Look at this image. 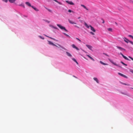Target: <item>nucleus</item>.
I'll return each instance as SVG.
<instances>
[{
    "label": "nucleus",
    "mask_w": 133,
    "mask_h": 133,
    "mask_svg": "<svg viewBox=\"0 0 133 133\" xmlns=\"http://www.w3.org/2000/svg\"><path fill=\"white\" fill-rule=\"evenodd\" d=\"M57 25L61 30H64L65 31L67 32L68 31V30L65 29V28L64 27L62 26L61 24H57Z\"/></svg>",
    "instance_id": "f257e3e1"
},
{
    "label": "nucleus",
    "mask_w": 133,
    "mask_h": 133,
    "mask_svg": "<svg viewBox=\"0 0 133 133\" xmlns=\"http://www.w3.org/2000/svg\"><path fill=\"white\" fill-rule=\"evenodd\" d=\"M48 42V44L50 45L55 46H57V45H56L55 44L53 43L52 42H51V41H47Z\"/></svg>",
    "instance_id": "f03ea898"
},
{
    "label": "nucleus",
    "mask_w": 133,
    "mask_h": 133,
    "mask_svg": "<svg viewBox=\"0 0 133 133\" xmlns=\"http://www.w3.org/2000/svg\"><path fill=\"white\" fill-rule=\"evenodd\" d=\"M65 2L67 3H68L70 5H74V4L73 2H72L71 1H66Z\"/></svg>",
    "instance_id": "7ed1b4c3"
},
{
    "label": "nucleus",
    "mask_w": 133,
    "mask_h": 133,
    "mask_svg": "<svg viewBox=\"0 0 133 133\" xmlns=\"http://www.w3.org/2000/svg\"><path fill=\"white\" fill-rule=\"evenodd\" d=\"M116 47L118 49H119V50H121V51H122L123 50L124 51H125V49L121 47H120V46H116Z\"/></svg>",
    "instance_id": "20e7f679"
},
{
    "label": "nucleus",
    "mask_w": 133,
    "mask_h": 133,
    "mask_svg": "<svg viewBox=\"0 0 133 133\" xmlns=\"http://www.w3.org/2000/svg\"><path fill=\"white\" fill-rule=\"evenodd\" d=\"M118 74L119 75H120V76H122V77H124V78H127V77L126 76H125V75H123V74H121V73H120L118 72Z\"/></svg>",
    "instance_id": "39448f33"
},
{
    "label": "nucleus",
    "mask_w": 133,
    "mask_h": 133,
    "mask_svg": "<svg viewBox=\"0 0 133 133\" xmlns=\"http://www.w3.org/2000/svg\"><path fill=\"white\" fill-rule=\"evenodd\" d=\"M71 46L73 48L76 49L77 50H79V49L74 44H72L71 45Z\"/></svg>",
    "instance_id": "423d86ee"
},
{
    "label": "nucleus",
    "mask_w": 133,
    "mask_h": 133,
    "mask_svg": "<svg viewBox=\"0 0 133 133\" xmlns=\"http://www.w3.org/2000/svg\"><path fill=\"white\" fill-rule=\"evenodd\" d=\"M16 5H18L20 6H21L23 8H25V6L24 5V3H22L21 4L19 5H17V4H15Z\"/></svg>",
    "instance_id": "0eeeda50"
},
{
    "label": "nucleus",
    "mask_w": 133,
    "mask_h": 133,
    "mask_svg": "<svg viewBox=\"0 0 133 133\" xmlns=\"http://www.w3.org/2000/svg\"><path fill=\"white\" fill-rule=\"evenodd\" d=\"M49 26L50 27H51L52 28H54V29H58V28L56 27L55 26H54L53 25H52L49 24Z\"/></svg>",
    "instance_id": "6e6552de"
},
{
    "label": "nucleus",
    "mask_w": 133,
    "mask_h": 133,
    "mask_svg": "<svg viewBox=\"0 0 133 133\" xmlns=\"http://www.w3.org/2000/svg\"><path fill=\"white\" fill-rule=\"evenodd\" d=\"M86 46L90 50H92V47L90 45L86 44Z\"/></svg>",
    "instance_id": "1a4fd4ad"
},
{
    "label": "nucleus",
    "mask_w": 133,
    "mask_h": 133,
    "mask_svg": "<svg viewBox=\"0 0 133 133\" xmlns=\"http://www.w3.org/2000/svg\"><path fill=\"white\" fill-rule=\"evenodd\" d=\"M89 26L91 28V30L93 31L94 32H95L96 31L94 28L91 25H89Z\"/></svg>",
    "instance_id": "9d476101"
},
{
    "label": "nucleus",
    "mask_w": 133,
    "mask_h": 133,
    "mask_svg": "<svg viewBox=\"0 0 133 133\" xmlns=\"http://www.w3.org/2000/svg\"><path fill=\"white\" fill-rule=\"evenodd\" d=\"M121 93L125 95L128 96H129V94L127 92H121Z\"/></svg>",
    "instance_id": "9b49d317"
},
{
    "label": "nucleus",
    "mask_w": 133,
    "mask_h": 133,
    "mask_svg": "<svg viewBox=\"0 0 133 133\" xmlns=\"http://www.w3.org/2000/svg\"><path fill=\"white\" fill-rule=\"evenodd\" d=\"M25 3L28 6H31V7H32V6H31V4L29 3V2H25Z\"/></svg>",
    "instance_id": "f8f14e48"
},
{
    "label": "nucleus",
    "mask_w": 133,
    "mask_h": 133,
    "mask_svg": "<svg viewBox=\"0 0 133 133\" xmlns=\"http://www.w3.org/2000/svg\"><path fill=\"white\" fill-rule=\"evenodd\" d=\"M32 8H33L35 10L37 11H39V10L37 8H36L34 7L33 6H32Z\"/></svg>",
    "instance_id": "ddd939ff"
},
{
    "label": "nucleus",
    "mask_w": 133,
    "mask_h": 133,
    "mask_svg": "<svg viewBox=\"0 0 133 133\" xmlns=\"http://www.w3.org/2000/svg\"><path fill=\"white\" fill-rule=\"evenodd\" d=\"M94 79L95 81L97 83H99V81L98 79L96 77H94L93 78Z\"/></svg>",
    "instance_id": "4468645a"
},
{
    "label": "nucleus",
    "mask_w": 133,
    "mask_h": 133,
    "mask_svg": "<svg viewBox=\"0 0 133 133\" xmlns=\"http://www.w3.org/2000/svg\"><path fill=\"white\" fill-rule=\"evenodd\" d=\"M68 21H69V22L71 24H76L75 23L72 21H71L69 19L68 20Z\"/></svg>",
    "instance_id": "2eb2a0df"
},
{
    "label": "nucleus",
    "mask_w": 133,
    "mask_h": 133,
    "mask_svg": "<svg viewBox=\"0 0 133 133\" xmlns=\"http://www.w3.org/2000/svg\"><path fill=\"white\" fill-rule=\"evenodd\" d=\"M87 56L90 58L93 61H94L95 60L94 59L91 57L89 55H87Z\"/></svg>",
    "instance_id": "dca6fc26"
},
{
    "label": "nucleus",
    "mask_w": 133,
    "mask_h": 133,
    "mask_svg": "<svg viewBox=\"0 0 133 133\" xmlns=\"http://www.w3.org/2000/svg\"><path fill=\"white\" fill-rule=\"evenodd\" d=\"M110 62L112 63V64H114L115 65L118 66V65L116 64L115 63H114L111 60H110Z\"/></svg>",
    "instance_id": "f3484780"
},
{
    "label": "nucleus",
    "mask_w": 133,
    "mask_h": 133,
    "mask_svg": "<svg viewBox=\"0 0 133 133\" xmlns=\"http://www.w3.org/2000/svg\"><path fill=\"white\" fill-rule=\"evenodd\" d=\"M84 25H85V26L87 28H88L89 27H90L89 25H88L86 22L84 23Z\"/></svg>",
    "instance_id": "a211bd4d"
},
{
    "label": "nucleus",
    "mask_w": 133,
    "mask_h": 133,
    "mask_svg": "<svg viewBox=\"0 0 133 133\" xmlns=\"http://www.w3.org/2000/svg\"><path fill=\"white\" fill-rule=\"evenodd\" d=\"M66 54L69 57H71L72 55L69 52H66Z\"/></svg>",
    "instance_id": "6ab92c4d"
},
{
    "label": "nucleus",
    "mask_w": 133,
    "mask_h": 133,
    "mask_svg": "<svg viewBox=\"0 0 133 133\" xmlns=\"http://www.w3.org/2000/svg\"><path fill=\"white\" fill-rule=\"evenodd\" d=\"M81 6L83 7L86 10H88V9L84 5H83V4H81Z\"/></svg>",
    "instance_id": "aec40b11"
},
{
    "label": "nucleus",
    "mask_w": 133,
    "mask_h": 133,
    "mask_svg": "<svg viewBox=\"0 0 133 133\" xmlns=\"http://www.w3.org/2000/svg\"><path fill=\"white\" fill-rule=\"evenodd\" d=\"M100 63L103 65H108V64H107V63H103V62L102 61H100Z\"/></svg>",
    "instance_id": "412c9836"
},
{
    "label": "nucleus",
    "mask_w": 133,
    "mask_h": 133,
    "mask_svg": "<svg viewBox=\"0 0 133 133\" xmlns=\"http://www.w3.org/2000/svg\"><path fill=\"white\" fill-rule=\"evenodd\" d=\"M100 63L103 65H108V64H107V63H103V62L102 61H100Z\"/></svg>",
    "instance_id": "4be33fe9"
},
{
    "label": "nucleus",
    "mask_w": 133,
    "mask_h": 133,
    "mask_svg": "<svg viewBox=\"0 0 133 133\" xmlns=\"http://www.w3.org/2000/svg\"><path fill=\"white\" fill-rule=\"evenodd\" d=\"M11 3H14L16 1V0H8Z\"/></svg>",
    "instance_id": "5701e85b"
},
{
    "label": "nucleus",
    "mask_w": 133,
    "mask_h": 133,
    "mask_svg": "<svg viewBox=\"0 0 133 133\" xmlns=\"http://www.w3.org/2000/svg\"><path fill=\"white\" fill-rule=\"evenodd\" d=\"M45 35V36H46V37L50 38L51 39H53L54 40H56V39L55 38H52L51 37H50L48 36H47V35Z\"/></svg>",
    "instance_id": "b1692460"
},
{
    "label": "nucleus",
    "mask_w": 133,
    "mask_h": 133,
    "mask_svg": "<svg viewBox=\"0 0 133 133\" xmlns=\"http://www.w3.org/2000/svg\"><path fill=\"white\" fill-rule=\"evenodd\" d=\"M43 20L44 21H45V22L48 23H49L50 22V21H49L46 19H43Z\"/></svg>",
    "instance_id": "393cba45"
},
{
    "label": "nucleus",
    "mask_w": 133,
    "mask_h": 133,
    "mask_svg": "<svg viewBox=\"0 0 133 133\" xmlns=\"http://www.w3.org/2000/svg\"><path fill=\"white\" fill-rule=\"evenodd\" d=\"M125 59L127 60H130L127 57L124 55L123 57Z\"/></svg>",
    "instance_id": "a878e982"
},
{
    "label": "nucleus",
    "mask_w": 133,
    "mask_h": 133,
    "mask_svg": "<svg viewBox=\"0 0 133 133\" xmlns=\"http://www.w3.org/2000/svg\"><path fill=\"white\" fill-rule=\"evenodd\" d=\"M121 84H122L125 85H128V86L130 85V84H127L125 83H122V82H121Z\"/></svg>",
    "instance_id": "bb28decb"
},
{
    "label": "nucleus",
    "mask_w": 133,
    "mask_h": 133,
    "mask_svg": "<svg viewBox=\"0 0 133 133\" xmlns=\"http://www.w3.org/2000/svg\"><path fill=\"white\" fill-rule=\"evenodd\" d=\"M63 34L65 35L66 36H67L69 37L70 38V36L69 35H68V34H66L65 33L63 32Z\"/></svg>",
    "instance_id": "cd10ccee"
},
{
    "label": "nucleus",
    "mask_w": 133,
    "mask_h": 133,
    "mask_svg": "<svg viewBox=\"0 0 133 133\" xmlns=\"http://www.w3.org/2000/svg\"><path fill=\"white\" fill-rule=\"evenodd\" d=\"M125 39H126L127 40V41H128V42H129L130 43L132 44L133 43V42H132V41H129L128 39H127V38H125Z\"/></svg>",
    "instance_id": "c85d7f7f"
},
{
    "label": "nucleus",
    "mask_w": 133,
    "mask_h": 133,
    "mask_svg": "<svg viewBox=\"0 0 133 133\" xmlns=\"http://www.w3.org/2000/svg\"><path fill=\"white\" fill-rule=\"evenodd\" d=\"M38 37H39L40 38L43 39H44V38L43 37H42L41 36H39Z\"/></svg>",
    "instance_id": "c756f323"
},
{
    "label": "nucleus",
    "mask_w": 133,
    "mask_h": 133,
    "mask_svg": "<svg viewBox=\"0 0 133 133\" xmlns=\"http://www.w3.org/2000/svg\"><path fill=\"white\" fill-rule=\"evenodd\" d=\"M108 31H112V29L111 28H109L108 29Z\"/></svg>",
    "instance_id": "7c9ffc66"
},
{
    "label": "nucleus",
    "mask_w": 133,
    "mask_h": 133,
    "mask_svg": "<svg viewBox=\"0 0 133 133\" xmlns=\"http://www.w3.org/2000/svg\"><path fill=\"white\" fill-rule=\"evenodd\" d=\"M128 36L130 37H131L132 39H133V36H132L131 35H128Z\"/></svg>",
    "instance_id": "2f4dec72"
},
{
    "label": "nucleus",
    "mask_w": 133,
    "mask_h": 133,
    "mask_svg": "<svg viewBox=\"0 0 133 133\" xmlns=\"http://www.w3.org/2000/svg\"><path fill=\"white\" fill-rule=\"evenodd\" d=\"M121 62L124 65H125L126 66H127V65L126 64H125V63H123V62L122 61H121Z\"/></svg>",
    "instance_id": "473e14b6"
},
{
    "label": "nucleus",
    "mask_w": 133,
    "mask_h": 133,
    "mask_svg": "<svg viewBox=\"0 0 133 133\" xmlns=\"http://www.w3.org/2000/svg\"><path fill=\"white\" fill-rule=\"evenodd\" d=\"M72 60L75 62H76V60L75 58H72Z\"/></svg>",
    "instance_id": "72a5a7b5"
},
{
    "label": "nucleus",
    "mask_w": 133,
    "mask_h": 133,
    "mask_svg": "<svg viewBox=\"0 0 133 133\" xmlns=\"http://www.w3.org/2000/svg\"><path fill=\"white\" fill-rule=\"evenodd\" d=\"M124 41H125V42H126L127 43H128V41H127V40H126V39H124Z\"/></svg>",
    "instance_id": "f704fd0d"
},
{
    "label": "nucleus",
    "mask_w": 133,
    "mask_h": 133,
    "mask_svg": "<svg viewBox=\"0 0 133 133\" xmlns=\"http://www.w3.org/2000/svg\"><path fill=\"white\" fill-rule=\"evenodd\" d=\"M68 11L70 12H73V11H72V10H71L70 9L69 10H68Z\"/></svg>",
    "instance_id": "c9c22d12"
},
{
    "label": "nucleus",
    "mask_w": 133,
    "mask_h": 133,
    "mask_svg": "<svg viewBox=\"0 0 133 133\" xmlns=\"http://www.w3.org/2000/svg\"><path fill=\"white\" fill-rule=\"evenodd\" d=\"M2 0L6 3L8 1V0Z\"/></svg>",
    "instance_id": "e433bc0d"
},
{
    "label": "nucleus",
    "mask_w": 133,
    "mask_h": 133,
    "mask_svg": "<svg viewBox=\"0 0 133 133\" xmlns=\"http://www.w3.org/2000/svg\"><path fill=\"white\" fill-rule=\"evenodd\" d=\"M90 33L92 35H94L95 34L94 33L91 31L90 32Z\"/></svg>",
    "instance_id": "4c0bfd02"
},
{
    "label": "nucleus",
    "mask_w": 133,
    "mask_h": 133,
    "mask_svg": "<svg viewBox=\"0 0 133 133\" xmlns=\"http://www.w3.org/2000/svg\"><path fill=\"white\" fill-rule=\"evenodd\" d=\"M129 57L132 60H133V58H132V57H131L130 56H129Z\"/></svg>",
    "instance_id": "58836bf2"
},
{
    "label": "nucleus",
    "mask_w": 133,
    "mask_h": 133,
    "mask_svg": "<svg viewBox=\"0 0 133 133\" xmlns=\"http://www.w3.org/2000/svg\"><path fill=\"white\" fill-rule=\"evenodd\" d=\"M48 10L50 12H51V10H50V9H48L47 10Z\"/></svg>",
    "instance_id": "ea45409f"
},
{
    "label": "nucleus",
    "mask_w": 133,
    "mask_h": 133,
    "mask_svg": "<svg viewBox=\"0 0 133 133\" xmlns=\"http://www.w3.org/2000/svg\"><path fill=\"white\" fill-rule=\"evenodd\" d=\"M130 72H131V73H132V74H133V70H130Z\"/></svg>",
    "instance_id": "a19ab883"
},
{
    "label": "nucleus",
    "mask_w": 133,
    "mask_h": 133,
    "mask_svg": "<svg viewBox=\"0 0 133 133\" xmlns=\"http://www.w3.org/2000/svg\"><path fill=\"white\" fill-rule=\"evenodd\" d=\"M58 3L59 4H60V5H62V3L61 2H58V3Z\"/></svg>",
    "instance_id": "79ce46f5"
},
{
    "label": "nucleus",
    "mask_w": 133,
    "mask_h": 133,
    "mask_svg": "<svg viewBox=\"0 0 133 133\" xmlns=\"http://www.w3.org/2000/svg\"><path fill=\"white\" fill-rule=\"evenodd\" d=\"M120 54L121 55L122 57L124 56V55L121 52H120Z\"/></svg>",
    "instance_id": "37998d69"
},
{
    "label": "nucleus",
    "mask_w": 133,
    "mask_h": 133,
    "mask_svg": "<svg viewBox=\"0 0 133 133\" xmlns=\"http://www.w3.org/2000/svg\"><path fill=\"white\" fill-rule=\"evenodd\" d=\"M76 39H77L78 40V41H79L80 42H81V40L80 39H79V38H76Z\"/></svg>",
    "instance_id": "c03bdc74"
},
{
    "label": "nucleus",
    "mask_w": 133,
    "mask_h": 133,
    "mask_svg": "<svg viewBox=\"0 0 133 133\" xmlns=\"http://www.w3.org/2000/svg\"><path fill=\"white\" fill-rule=\"evenodd\" d=\"M74 26L75 27H77V28H79V27L78 26H77V25H75Z\"/></svg>",
    "instance_id": "a18cd8bd"
},
{
    "label": "nucleus",
    "mask_w": 133,
    "mask_h": 133,
    "mask_svg": "<svg viewBox=\"0 0 133 133\" xmlns=\"http://www.w3.org/2000/svg\"><path fill=\"white\" fill-rule=\"evenodd\" d=\"M55 2H57V3H58V1L57 0H55Z\"/></svg>",
    "instance_id": "49530a36"
},
{
    "label": "nucleus",
    "mask_w": 133,
    "mask_h": 133,
    "mask_svg": "<svg viewBox=\"0 0 133 133\" xmlns=\"http://www.w3.org/2000/svg\"><path fill=\"white\" fill-rule=\"evenodd\" d=\"M55 2H57V3H58V1L57 0H55Z\"/></svg>",
    "instance_id": "de8ad7c7"
},
{
    "label": "nucleus",
    "mask_w": 133,
    "mask_h": 133,
    "mask_svg": "<svg viewBox=\"0 0 133 133\" xmlns=\"http://www.w3.org/2000/svg\"><path fill=\"white\" fill-rule=\"evenodd\" d=\"M63 49H64V50H66V49H65V48H64L63 47Z\"/></svg>",
    "instance_id": "09e8293b"
},
{
    "label": "nucleus",
    "mask_w": 133,
    "mask_h": 133,
    "mask_svg": "<svg viewBox=\"0 0 133 133\" xmlns=\"http://www.w3.org/2000/svg\"><path fill=\"white\" fill-rule=\"evenodd\" d=\"M76 62L77 64H78V63L77 61H76V62Z\"/></svg>",
    "instance_id": "8fccbe9b"
},
{
    "label": "nucleus",
    "mask_w": 133,
    "mask_h": 133,
    "mask_svg": "<svg viewBox=\"0 0 133 133\" xmlns=\"http://www.w3.org/2000/svg\"><path fill=\"white\" fill-rule=\"evenodd\" d=\"M45 8L47 10H48V8H46V7H45Z\"/></svg>",
    "instance_id": "3c124183"
},
{
    "label": "nucleus",
    "mask_w": 133,
    "mask_h": 133,
    "mask_svg": "<svg viewBox=\"0 0 133 133\" xmlns=\"http://www.w3.org/2000/svg\"><path fill=\"white\" fill-rule=\"evenodd\" d=\"M73 76L74 77H75V78H77V77H75V76H74V75H73Z\"/></svg>",
    "instance_id": "603ef678"
},
{
    "label": "nucleus",
    "mask_w": 133,
    "mask_h": 133,
    "mask_svg": "<svg viewBox=\"0 0 133 133\" xmlns=\"http://www.w3.org/2000/svg\"><path fill=\"white\" fill-rule=\"evenodd\" d=\"M80 18V17H79L78 18V19H79Z\"/></svg>",
    "instance_id": "864d4df0"
},
{
    "label": "nucleus",
    "mask_w": 133,
    "mask_h": 133,
    "mask_svg": "<svg viewBox=\"0 0 133 133\" xmlns=\"http://www.w3.org/2000/svg\"><path fill=\"white\" fill-rule=\"evenodd\" d=\"M104 21H103V22H102L103 23H104Z\"/></svg>",
    "instance_id": "5fc2aeb1"
},
{
    "label": "nucleus",
    "mask_w": 133,
    "mask_h": 133,
    "mask_svg": "<svg viewBox=\"0 0 133 133\" xmlns=\"http://www.w3.org/2000/svg\"><path fill=\"white\" fill-rule=\"evenodd\" d=\"M115 23L117 24V23H116V22H115Z\"/></svg>",
    "instance_id": "6e6d98bb"
},
{
    "label": "nucleus",
    "mask_w": 133,
    "mask_h": 133,
    "mask_svg": "<svg viewBox=\"0 0 133 133\" xmlns=\"http://www.w3.org/2000/svg\"><path fill=\"white\" fill-rule=\"evenodd\" d=\"M131 88V89H133V88Z\"/></svg>",
    "instance_id": "4d7b16f0"
},
{
    "label": "nucleus",
    "mask_w": 133,
    "mask_h": 133,
    "mask_svg": "<svg viewBox=\"0 0 133 133\" xmlns=\"http://www.w3.org/2000/svg\"><path fill=\"white\" fill-rule=\"evenodd\" d=\"M53 0L54 1H55V0Z\"/></svg>",
    "instance_id": "13d9d810"
},
{
    "label": "nucleus",
    "mask_w": 133,
    "mask_h": 133,
    "mask_svg": "<svg viewBox=\"0 0 133 133\" xmlns=\"http://www.w3.org/2000/svg\"><path fill=\"white\" fill-rule=\"evenodd\" d=\"M132 61H133V60H132Z\"/></svg>",
    "instance_id": "bf43d9fd"
}]
</instances>
